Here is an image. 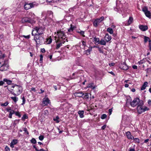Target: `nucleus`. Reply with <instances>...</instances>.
<instances>
[{"instance_id": "52", "label": "nucleus", "mask_w": 151, "mask_h": 151, "mask_svg": "<svg viewBox=\"0 0 151 151\" xmlns=\"http://www.w3.org/2000/svg\"><path fill=\"white\" fill-rule=\"evenodd\" d=\"M82 44L83 45L84 47L86 45V42H85L84 41H82Z\"/></svg>"}, {"instance_id": "18", "label": "nucleus", "mask_w": 151, "mask_h": 151, "mask_svg": "<svg viewBox=\"0 0 151 151\" xmlns=\"http://www.w3.org/2000/svg\"><path fill=\"white\" fill-rule=\"evenodd\" d=\"M122 68L124 70H127L129 68L126 63H124L122 65Z\"/></svg>"}, {"instance_id": "53", "label": "nucleus", "mask_w": 151, "mask_h": 151, "mask_svg": "<svg viewBox=\"0 0 151 151\" xmlns=\"http://www.w3.org/2000/svg\"><path fill=\"white\" fill-rule=\"evenodd\" d=\"M7 111L9 112L12 109H11V107H9L8 108H7Z\"/></svg>"}, {"instance_id": "46", "label": "nucleus", "mask_w": 151, "mask_h": 151, "mask_svg": "<svg viewBox=\"0 0 151 151\" xmlns=\"http://www.w3.org/2000/svg\"><path fill=\"white\" fill-rule=\"evenodd\" d=\"M8 104V102H6L2 104L1 106H7Z\"/></svg>"}, {"instance_id": "25", "label": "nucleus", "mask_w": 151, "mask_h": 151, "mask_svg": "<svg viewBox=\"0 0 151 151\" xmlns=\"http://www.w3.org/2000/svg\"><path fill=\"white\" fill-rule=\"evenodd\" d=\"M5 57L4 53H2L0 50V60H4V58Z\"/></svg>"}, {"instance_id": "49", "label": "nucleus", "mask_w": 151, "mask_h": 151, "mask_svg": "<svg viewBox=\"0 0 151 151\" xmlns=\"http://www.w3.org/2000/svg\"><path fill=\"white\" fill-rule=\"evenodd\" d=\"M109 115H110L111 113H112V109H109Z\"/></svg>"}, {"instance_id": "59", "label": "nucleus", "mask_w": 151, "mask_h": 151, "mask_svg": "<svg viewBox=\"0 0 151 151\" xmlns=\"http://www.w3.org/2000/svg\"><path fill=\"white\" fill-rule=\"evenodd\" d=\"M31 91H33L34 92H35L36 90H35V88H31Z\"/></svg>"}, {"instance_id": "61", "label": "nucleus", "mask_w": 151, "mask_h": 151, "mask_svg": "<svg viewBox=\"0 0 151 151\" xmlns=\"http://www.w3.org/2000/svg\"><path fill=\"white\" fill-rule=\"evenodd\" d=\"M149 140L148 139H145L144 141V143H147V142H148Z\"/></svg>"}, {"instance_id": "45", "label": "nucleus", "mask_w": 151, "mask_h": 151, "mask_svg": "<svg viewBox=\"0 0 151 151\" xmlns=\"http://www.w3.org/2000/svg\"><path fill=\"white\" fill-rule=\"evenodd\" d=\"M40 63L42 62L43 60V57L42 55H40Z\"/></svg>"}, {"instance_id": "24", "label": "nucleus", "mask_w": 151, "mask_h": 151, "mask_svg": "<svg viewBox=\"0 0 151 151\" xmlns=\"http://www.w3.org/2000/svg\"><path fill=\"white\" fill-rule=\"evenodd\" d=\"M98 44H100L102 45H106V41L103 39L101 40L98 43Z\"/></svg>"}, {"instance_id": "9", "label": "nucleus", "mask_w": 151, "mask_h": 151, "mask_svg": "<svg viewBox=\"0 0 151 151\" xmlns=\"http://www.w3.org/2000/svg\"><path fill=\"white\" fill-rule=\"evenodd\" d=\"M142 10L144 12L146 17L149 18H151V13L148 10L147 8L145 6L142 9Z\"/></svg>"}, {"instance_id": "37", "label": "nucleus", "mask_w": 151, "mask_h": 151, "mask_svg": "<svg viewBox=\"0 0 151 151\" xmlns=\"http://www.w3.org/2000/svg\"><path fill=\"white\" fill-rule=\"evenodd\" d=\"M22 103L21 104L22 105L24 104L25 103V99L24 96H23L22 98Z\"/></svg>"}, {"instance_id": "14", "label": "nucleus", "mask_w": 151, "mask_h": 151, "mask_svg": "<svg viewBox=\"0 0 151 151\" xmlns=\"http://www.w3.org/2000/svg\"><path fill=\"white\" fill-rule=\"evenodd\" d=\"M87 87L90 88L92 89H93L96 88V86L94 85L93 83L91 82L88 84Z\"/></svg>"}, {"instance_id": "57", "label": "nucleus", "mask_w": 151, "mask_h": 151, "mask_svg": "<svg viewBox=\"0 0 151 151\" xmlns=\"http://www.w3.org/2000/svg\"><path fill=\"white\" fill-rule=\"evenodd\" d=\"M24 37L27 39H29L30 37L29 35L24 36Z\"/></svg>"}, {"instance_id": "48", "label": "nucleus", "mask_w": 151, "mask_h": 151, "mask_svg": "<svg viewBox=\"0 0 151 151\" xmlns=\"http://www.w3.org/2000/svg\"><path fill=\"white\" fill-rule=\"evenodd\" d=\"M9 114L12 115L13 114H14V110H12L10 111L9 112Z\"/></svg>"}, {"instance_id": "42", "label": "nucleus", "mask_w": 151, "mask_h": 151, "mask_svg": "<svg viewBox=\"0 0 151 151\" xmlns=\"http://www.w3.org/2000/svg\"><path fill=\"white\" fill-rule=\"evenodd\" d=\"M5 151H10V150L9 147L7 146L5 147Z\"/></svg>"}, {"instance_id": "39", "label": "nucleus", "mask_w": 151, "mask_h": 151, "mask_svg": "<svg viewBox=\"0 0 151 151\" xmlns=\"http://www.w3.org/2000/svg\"><path fill=\"white\" fill-rule=\"evenodd\" d=\"M92 47H90L89 48V49L87 50H86V52H88L89 53L92 50Z\"/></svg>"}, {"instance_id": "51", "label": "nucleus", "mask_w": 151, "mask_h": 151, "mask_svg": "<svg viewBox=\"0 0 151 151\" xmlns=\"http://www.w3.org/2000/svg\"><path fill=\"white\" fill-rule=\"evenodd\" d=\"M73 30V28H72V27H70V28L68 29V31L69 32H72Z\"/></svg>"}, {"instance_id": "35", "label": "nucleus", "mask_w": 151, "mask_h": 151, "mask_svg": "<svg viewBox=\"0 0 151 151\" xmlns=\"http://www.w3.org/2000/svg\"><path fill=\"white\" fill-rule=\"evenodd\" d=\"M31 142L33 144H35L36 143V139L34 138H32L31 140Z\"/></svg>"}, {"instance_id": "13", "label": "nucleus", "mask_w": 151, "mask_h": 151, "mask_svg": "<svg viewBox=\"0 0 151 151\" xmlns=\"http://www.w3.org/2000/svg\"><path fill=\"white\" fill-rule=\"evenodd\" d=\"M139 27L140 29L143 31H145L148 29V27L147 25H139Z\"/></svg>"}, {"instance_id": "33", "label": "nucleus", "mask_w": 151, "mask_h": 151, "mask_svg": "<svg viewBox=\"0 0 151 151\" xmlns=\"http://www.w3.org/2000/svg\"><path fill=\"white\" fill-rule=\"evenodd\" d=\"M78 32L83 37H85V35H84V32L82 31H81L80 32Z\"/></svg>"}, {"instance_id": "47", "label": "nucleus", "mask_w": 151, "mask_h": 151, "mask_svg": "<svg viewBox=\"0 0 151 151\" xmlns=\"http://www.w3.org/2000/svg\"><path fill=\"white\" fill-rule=\"evenodd\" d=\"M149 47L150 50H151V40H149Z\"/></svg>"}, {"instance_id": "58", "label": "nucleus", "mask_w": 151, "mask_h": 151, "mask_svg": "<svg viewBox=\"0 0 151 151\" xmlns=\"http://www.w3.org/2000/svg\"><path fill=\"white\" fill-rule=\"evenodd\" d=\"M129 151H135V149L134 148H132L130 147L129 148Z\"/></svg>"}, {"instance_id": "7", "label": "nucleus", "mask_w": 151, "mask_h": 151, "mask_svg": "<svg viewBox=\"0 0 151 151\" xmlns=\"http://www.w3.org/2000/svg\"><path fill=\"white\" fill-rule=\"evenodd\" d=\"M22 22L23 23H30L31 24L35 23L34 20L27 17L23 18L22 20Z\"/></svg>"}, {"instance_id": "36", "label": "nucleus", "mask_w": 151, "mask_h": 151, "mask_svg": "<svg viewBox=\"0 0 151 151\" xmlns=\"http://www.w3.org/2000/svg\"><path fill=\"white\" fill-rule=\"evenodd\" d=\"M149 40V38L145 36H144V42L145 43L148 40Z\"/></svg>"}, {"instance_id": "11", "label": "nucleus", "mask_w": 151, "mask_h": 151, "mask_svg": "<svg viewBox=\"0 0 151 151\" xmlns=\"http://www.w3.org/2000/svg\"><path fill=\"white\" fill-rule=\"evenodd\" d=\"M42 103L44 105H47L48 104L50 103V101L48 98H45Z\"/></svg>"}, {"instance_id": "43", "label": "nucleus", "mask_w": 151, "mask_h": 151, "mask_svg": "<svg viewBox=\"0 0 151 151\" xmlns=\"http://www.w3.org/2000/svg\"><path fill=\"white\" fill-rule=\"evenodd\" d=\"M47 41L48 42V44H50V43H51L52 42V39H51V38L48 39L47 40Z\"/></svg>"}, {"instance_id": "40", "label": "nucleus", "mask_w": 151, "mask_h": 151, "mask_svg": "<svg viewBox=\"0 0 151 151\" xmlns=\"http://www.w3.org/2000/svg\"><path fill=\"white\" fill-rule=\"evenodd\" d=\"M39 138L40 140L42 141L44 139V137L42 135H40L39 137Z\"/></svg>"}, {"instance_id": "22", "label": "nucleus", "mask_w": 151, "mask_h": 151, "mask_svg": "<svg viewBox=\"0 0 151 151\" xmlns=\"http://www.w3.org/2000/svg\"><path fill=\"white\" fill-rule=\"evenodd\" d=\"M89 94L87 93H83V95L82 98L84 99H88Z\"/></svg>"}, {"instance_id": "8", "label": "nucleus", "mask_w": 151, "mask_h": 151, "mask_svg": "<svg viewBox=\"0 0 151 151\" xmlns=\"http://www.w3.org/2000/svg\"><path fill=\"white\" fill-rule=\"evenodd\" d=\"M104 19V17H101L100 18H98L94 21L93 22V25L96 27H97L99 24Z\"/></svg>"}, {"instance_id": "10", "label": "nucleus", "mask_w": 151, "mask_h": 151, "mask_svg": "<svg viewBox=\"0 0 151 151\" xmlns=\"http://www.w3.org/2000/svg\"><path fill=\"white\" fill-rule=\"evenodd\" d=\"M33 33V32H32V35L34 36V39L35 40L36 44H40V36L39 35H39L38 34H37L36 33L35 34H34Z\"/></svg>"}, {"instance_id": "34", "label": "nucleus", "mask_w": 151, "mask_h": 151, "mask_svg": "<svg viewBox=\"0 0 151 151\" xmlns=\"http://www.w3.org/2000/svg\"><path fill=\"white\" fill-rule=\"evenodd\" d=\"M93 39L94 41H95V42H98V43L100 41L99 39L98 38H96V37H95Z\"/></svg>"}, {"instance_id": "27", "label": "nucleus", "mask_w": 151, "mask_h": 151, "mask_svg": "<svg viewBox=\"0 0 151 151\" xmlns=\"http://www.w3.org/2000/svg\"><path fill=\"white\" fill-rule=\"evenodd\" d=\"M11 98L15 103H16L18 100V98L16 96L11 97Z\"/></svg>"}, {"instance_id": "23", "label": "nucleus", "mask_w": 151, "mask_h": 151, "mask_svg": "<svg viewBox=\"0 0 151 151\" xmlns=\"http://www.w3.org/2000/svg\"><path fill=\"white\" fill-rule=\"evenodd\" d=\"M147 84L148 83L147 82H145L142 86L141 88V90H143L145 89L146 87L147 86Z\"/></svg>"}, {"instance_id": "1", "label": "nucleus", "mask_w": 151, "mask_h": 151, "mask_svg": "<svg viewBox=\"0 0 151 151\" xmlns=\"http://www.w3.org/2000/svg\"><path fill=\"white\" fill-rule=\"evenodd\" d=\"M12 88H14L12 89V90H14V92L11 91L12 93L15 96H17L20 95L22 91V88L20 86L17 85H15L12 86Z\"/></svg>"}, {"instance_id": "20", "label": "nucleus", "mask_w": 151, "mask_h": 151, "mask_svg": "<svg viewBox=\"0 0 151 151\" xmlns=\"http://www.w3.org/2000/svg\"><path fill=\"white\" fill-rule=\"evenodd\" d=\"M31 8L36 6H38V4L35 2L32 3H30Z\"/></svg>"}, {"instance_id": "16", "label": "nucleus", "mask_w": 151, "mask_h": 151, "mask_svg": "<svg viewBox=\"0 0 151 151\" xmlns=\"http://www.w3.org/2000/svg\"><path fill=\"white\" fill-rule=\"evenodd\" d=\"M74 95L76 97H81L82 98L83 93L81 92H76L74 93Z\"/></svg>"}, {"instance_id": "17", "label": "nucleus", "mask_w": 151, "mask_h": 151, "mask_svg": "<svg viewBox=\"0 0 151 151\" xmlns=\"http://www.w3.org/2000/svg\"><path fill=\"white\" fill-rule=\"evenodd\" d=\"M17 143V139H13L10 144V146L12 148L14 147V145Z\"/></svg>"}, {"instance_id": "5", "label": "nucleus", "mask_w": 151, "mask_h": 151, "mask_svg": "<svg viewBox=\"0 0 151 151\" xmlns=\"http://www.w3.org/2000/svg\"><path fill=\"white\" fill-rule=\"evenodd\" d=\"M32 32L34 34L36 33L39 35H42L44 33L43 28L40 26L35 27L32 29Z\"/></svg>"}, {"instance_id": "30", "label": "nucleus", "mask_w": 151, "mask_h": 151, "mask_svg": "<svg viewBox=\"0 0 151 151\" xmlns=\"http://www.w3.org/2000/svg\"><path fill=\"white\" fill-rule=\"evenodd\" d=\"M133 20V18L132 17H129V19L128 21V23L127 24L128 25H129L132 22Z\"/></svg>"}, {"instance_id": "2", "label": "nucleus", "mask_w": 151, "mask_h": 151, "mask_svg": "<svg viewBox=\"0 0 151 151\" xmlns=\"http://www.w3.org/2000/svg\"><path fill=\"white\" fill-rule=\"evenodd\" d=\"M131 100L130 97L127 99L126 101V104L129 103L131 106L133 107H134L137 105H138L139 104V103L141 101H143L140 100L138 98H134L132 101H131Z\"/></svg>"}, {"instance_id": "15", "label": "nucleus", "mask_w": 151, "mask_h": 151, "mask_svg": "<svg viewBox=\"0 0 151 151\" xmlns=\"http://www.w3.org/2000/svg\"><path fill=\"white\" fill-rule=\"evenodd\" d=\"M24 6V9L26 10L31 9L30 3H28V2L25 3Z\"/></svg>"}, {"instance_id": "32", "label": "nucleus", "mask_w": 151, "mask_h": 151, "mask_svg": "<svg viewBox=\"0 0 151 151\" xmlns=\"http://www.w3.org/2000/svg\"><path fill=\"white\" fill-rule=\"evenodd\" d=\"M59 117L58 116H57L55 118L53 119V120L55 121H56V122L58 123L59 122V121L58 120Z\"/></svg>"}, {"instance_id": "31", "label": "nucleus", "mask_w": 151, "mask_h": 151, "mask_svg": "<svg viewBox=\"0 0 151 151\" xmlns=\"http://www.w3.org/2000/svg\"><path fill=\"white\" fill-rule=\"evenodd\" d=\"M132 139L134 140V142L135 143H139V139L138 138H133Z\"/></svg>"}, {"instance_id": "6", "label": "nucleus", "mask_w": 151, "mask_h": 151, "mask_svg": "<svg viewBox=\"0 0 151 151\" xmlns=\"http://www.w3.org/2000/svg\"><path fill=\"white\" fill-rule=\"evenodd\" d=\"M6 60H0V71H4L7 70L8 65L6 64Z\"/></svg>"}, {"instance_id": "55", "label": "nucleus", "mask_w": 151, "mask_h": 151, "mask_svg": "<svg viewBox=\"0 0 151 151\" xmlns=\"http://www.w3.org/2000/svg\"><path fill=\"white\" fill-rule=\"evenodd\" d=\"M4 83L3 81H0V86H1L3 85V84H4Z\"/></svg>"}, {"instance_id": "56", "label": "nucleus", "mask_w": 151, "mask_h": 151, "mask_svg": "<svg viewBox=\"0 0 151 151\" xmlns=\"http://www.w3.org/2000/svg\"><path fill=\"white\" fill-rule=\"evenodd\" d=\"M132 68L134 69H137V66L136 65H134L132 66Z\"/></svg>"}, {"instance_id": "38", "label": "nucleus", "mask_w": 151, "mask_h": 151, "mask_svg": "<svg viewBox=\"0 0 151 151\" xmlns=\"http://www.w3.org/2000/svg\"><path fill=\"white\" fill-rule=\"evenodd\" d=\"M106 117L107 115L106 114H104L101 116V119H104L106 118Z\"/></svg>"}, {"instance_id": "4", "label": "nucleus", "mask_w": 151, "mask_h": 151, "mask_svg": "<svg viewBox=\"0 0 151 151\" xmlns=\"http://www.w3.org/2000/svg\"><path fill=\"white\" fill-rule=\"evenodd\" d=\"M144 103L143 101H141L139 104L137 105V110L139 114H140L145 111L148 110L149 109L146 106H143Z\"/></svg>"}, {"instance_id": "26", "label": "nucleus", "mask_w": 151, "mask_h": 151, "mask_svg": "<svg viewBox=\"0 0 151 151\" xmlns=\"http://www.w3.org/2000/svg\"><path fill=\"white\" fill-rule=\"evenodd\" d=\"M3 81L6 82L8 84H10L12 83V81L6 78L4 79Z\"/></svg>"}, {"instance_id": "41", "label": "nucleus", "mask_w": 151, "mask_h": 151, "mask_svg": "<svg viewBox=\"0 0 151 151\" xmlns=\"http://www.w3.org/2000/svg\"><path fill=\"white\" fill-rule=\"evenodd\" d=\"M145 60H142L138 62V63L139 65L145 63Z\"/></svg>"}, {"instance_id": "28", "label": "nucleus", "mask_w": 151, "mask_h": 151, "mask_svg": "<svg viewBox=\"0 0 151 151\" xmlns=\"http://www.w3.org/2000/svg\"><path fill=\"white\" fill-rule=\"evenodd\" d=\"M65 41H64L63 42H61L59 44H57L56 45V49H58L63 44H64V42H65Z\"/></svg>"}, {"instance_id": "44", "label": "nucleus", "mask_w": 151, "mask_h": 151, "mask_svg": "<svg viewBox=\"0 0 151 151\" xmlns=\"http://www.w3.org/2000/svg\"><path fill=\"white\" fill-rule=\"evenodd\" d=\"M15 114L16 115L18 116L19 117H21V115L18 112H16L15 113Z\"/></svg>"}, {"instance_id": "29", "label": "nucleus", "mask_w": 151, "mask_h": 151, "mask_svg": "<svg viewBox=\"0 0 151 151\" xmlns=\"http://www.w3.org/2000/svg\"><path fill=\"white\" fill-rule=\"evenodd\" d=\"M107 31L111 34H112L113 33V31L112 28H109L107 29Z\"/></svg>"}, {"instance_id": "54", "label": "nucleus", "mask_w": 151, "mask_h": 151, "mask_svg": "<svg viewBox=\"0 0 151 151\" xmlns=\"http://www.w3.org/2000/svg\"><path fill=\"white\" fill-rule=\"evenodd\" d=\"M106 127V125H103V126H102L101 127V129H105Z\"/></svg>"}, {"instance_id": "50", "label": "nucleus", "mask_w": 151, "mask_h": 151, "mask_svg": "<svg viewBox=\"0 0 151 151\" xmlns=\"http://www.w3.org/2000/svg\"><path fill=\"white\" fill-rule=\"evenodd\" d=\"M22 119H27V116L26 115H24L22 117Z\"/></svg>"}, {"instance_id": "60", "label": "nucleus", "mask_w": 151, "mask_h": 151, "mask_svg": "<svg viewBox=\"0 0 151 151\" xmlns=\"http://www.w3.org/2000/svg\"><path fill=\"white\" fill-rule=\"evenodd\" d=\"M41 51L42 52L44 53L45 52V50L44 48L42 49L41 50Z\"/></svg>"}, {"instance_id": "64", "label": "nucleus", "mask_w": 151, "mask_h": 151, "mask_svg": "<svg viewBox=\"0 0 151 151\" xmlns=\"http://www.w3.org/2000/svg\"><path fill=\"white\" fill-rule=\"evenodd\" d=\"M44 113L45 114H47L48 113V111L47 110H45L44 111Z\"/></svg>"}, {"instance_id": "19", "label": "nucleus", "mask_w": 151, "mask_h": 151, "mask_svg": "<svg viewBox=\"0 0 151 151\" xmlns=\"http://www.w3.org/2000/svg\"><path fill=\"white\" fill-rule=\"evenodd\" d=\"M105 40L107 42H108L111 40V36L109 35L108 34H106L105 37Z\"/></svg>"}, {"instance_id": "12", "label": "nucleus", "mask_w": 151, "mask_h": 151, "mask_svg": "<svg viewBox=\"0 0 151 151\" xmlns=\"http://www.w3.org/2000/svg\"><path fill=\"white\" fill-rule=\"evenodd\" d=\"M126 135L128 139H132L133 138H134L133 136L132 135L130 132L129 131L126 132Z\"/></svg>"}, {"instance_id": "21", "label": "nucleus", "mask_w": 151, "mask_h": 151, "mask_svg": "<svg viewBox=\"0 0 151 151\" xmlns=\"http://www.w3.org/2000/svg\"><path fill=\"white\" fill-rule=\"evenodd\" d=\"M84 112L83 111H79L78 113L79 115V116L81 118H82L84 117Z\"/></svg>"}, {"instance_id": "3", "label": "nucleus", "mask_w": 151, "mask_h": 151, "mask_svg": "<svg viewBox=\"0 0 151 151\" xmlns=\"http://www.w3.org/2000/svg\"><path fill=\"white\" fill-rule=\"evenodd\" d=\"M58 37H55V40L56 42H61L62 40L65 39L66 37L65 32L63 31L58 30L57 32Z\"/></svg>"}, {"instance_id": "62", "label": "nucleus", "mask_w": 151, "mask_h": 151, "mask_svg": "<svg viewBox=\"0 0 151 151\" xmlns=\"http://www.w3.org/2000/svg\"><path fill=\"white\" fill-rule=\"evenodd\" d=\"M148 103L150 105H151V100H149L148 101Z\"/></svg>"}, {"instance_id": "63", "label": "nucleus", "mask_w": 151, "mask_h": 151, "mask_svg": "<svg viewBox=\"0 0 151 151\" xmlns=\"http://www.w3.org/2000/svg\"><path fill=\"white\" fill-rule=\"evenodd\" d=\"M114 63H110L109 65L111 66H114Z\"/></svg>"}]
</instances>
